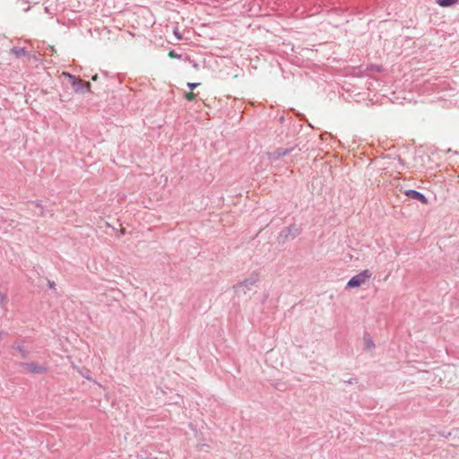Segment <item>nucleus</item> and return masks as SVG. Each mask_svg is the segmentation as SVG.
Returning a JSON list of instances; mask_svg holds the SVG:
<instances>
[{
	"label": "nucleus",
	"instance_id": "f3484780",
	"mask_svg": "<svg viewBox=\"0 0 459 459\" xmlns=\"http://www.w3.org/2000/svg\"><path fill=\"white\" fill-rule=\"evenodd\" d=\"M174 34H175V36H176L178 39H181V36H180V34H179V32H178V28L174 30Z\"/></svg>",
	"mask_w": 459,
	"mask_h": 459
},
{
	"label": "nucleus",
	"instance_id": "f257e3e1",
	"mask_svg": "<svg viewBox=\"0 0 459 459\" xmlns=\"http://www.w3.org/2000/svg\"><path fill=\"white\" fill-rule=\"evenodd\" d=\"M62 76L68 79L69 83L76 93H84L91 91V83L89 82H83L82 79L64 72Z\"/></svg>",
	"mask_w": 459,
	"mask_h": 459
},
{
	"label": "nucleus",
	"instance_id": "f03ea898",
	"mask_svg": "<svg viewBox=\"0 0 459 459\" xmlns=\"http://www.w3.org/2000/svg\"><path fill=\"white\" fill-rule=\"evenodd\" d=\"M259 281V274L253 273L249 277L246 278L242 281L235 284L233 289L237 294H246L247 290H250Z\"/></svg>",
	"mask_w": 459,
	"mask_h": 459
},
{
	"label": "nucleus",
	"instance_id": "ddd939ff",
	"mask_svg": "<svg viewBox=\"0 0 459 459\" xmlns=\"http://www.w3.org/2000/svg\"><path fill=\"white\" fill-rule=\"evenodd\" d=\"M290 152L289 149H278L276 151L277 157H282L287 155Z\"/></svg>",
	"mask_w": 459,
	"mask_h": 459
},
{
	"label": "nucleus",
	"instance_id": "7ed1b4c3",
	"mask_svg": "<svg viewBox=\"0 0 459 459\" xmlns=\"http://www.w3.org/2000/svg\"><path fill=\"white\" fill-rule=\"evenodd\" d=\"M372 277V273L366 269L360 272L359 273L351 277L347 282L346 288H357L363 284L366 281L369 280Z\"/></svg>",
	"mask_w": 459,
	"mask_h": 459
},
{
	"label": "nucleus",
	"instance_id": "aec40b11",
	"mask_svg": "<svg viewBox=\"0 0 459 459\" xmlns=\"http://www.w3.org/2000/svg\"><path fill=\"white\" fill-rule=\"evenodd\" d=\"M48 286H49L50 289H54L55 288V282L48 281Z\"/></svg>",
	"mask_w": 459,
	"mask_h": 459
},
{
	"label": "nucleus",
	"instance_id": "f8f14e48",
	"mask_svg": "<svg viewBox=\"0 0 459 459\" xmlns=\"http://www.w3.org/2000/svg\"><path fill=\"white\" fill-rule=\"evenodd\" d=\"M365 347L368 350H371V349H373L375 347V343H374V342L370 338L366 339L365 340Z\"/></svg>",
	"mask_w": 459,
	"mask_h": 459
},
{
	"label": "nucleus",
	"instance_id": "dca6fc26",
	"mask_svg": "<svg viewBox=\"0 0 459 459\" xmlns=\"http://www.w3.org/2000/svg\"><path fill=\"white\" fill-rule=\"evenodd\" d=\"M199 85V83H196V82H188L187 83V86L190 88V90H194L195 89L197 86Z\"/></svg>",
	"mask_w": 459,
	"mask_h": 459
},
{
	"label": "nucleus",
	"instance_id": "39448f33",
	"mask_svg": "<svg viewBox=\"0 0 459 459\" xmlns=\"http://www.w3.org/2000/svg\"><path fill=\"white\" fill-rule=\"evenodd\" d=\"M404 195L408 196L411 199L419 201L420 203L423 204H428L427 197L420 192L414 190V189H408L404 191Z\"/></svg>",
	"mask_w": 459,
	"mask_h": 459
},
{
	"label": "nucleus",
	"instance_id": "4468645a",
	"mask_svg": "<svg viewBox=\"0 0 459 459\" xmlns=\"http://www.w3.org/2000/svg\"><path fill=\"white\" fill-rule=\"evenodd\" d=\"M33 204H34L37 207H39V208H40V209H41V211H40V215H41V216H45V215H46V212L42 209L41 203H40L39 201H35V202H33Z\"/></svg>",
	"mask_w": 459,
	"mask_h": 459
},
{
	"label": "nucleus",
	"instance_id": "20e7f679",
	"mask_svg": "<svg viewBox=\"0 0 459 459\" xmlns=\"http://www.w3.org/2000/svg\"><path fill=\"white\" fill-rule=\"evenodd\" d=\"M300 234V230L296 227V225L292 224V225H290L289 227H286L284 228L279 234L278 236V240L279 242L282 241H286L288 240L289 238H295L296 237H298L299 235Z\"/></svg>",
	"mask_w": 459,
	"mask_h": 459
},
{
	"label": "nucleus",
	"instance_id": "2eb2a0df",
	"mask_svg": "<svg viewBox=\"0 0 459 459\" xmlns=\"http://www.w3.org/2000/svg\"><path fill=\"white\" fill-rule=\"evenodd\" d=\"M185 97L187 100H194L195 98V94L193 92H189V93H186Z\"/></svg>",
	"mask_w": 459,
	"mask_h": 459
},
{
	"label": "nucleus",
	"instance_id": "6e6552de",
	"mask_svg": "<svg viewBox=\"0 0 459 459\" xmlns=\"http://www.w3.org/2000/svg\"><path fill=\"white\" fill-rule=\"evenodd\" d=\"M11 53H13L16 57H22L28 55L24 48L18 47H13V48H11Z\"/></svg>",
	"mask_w": 459,
	"mask_h": 459
},
{
	"label": "nucleus",
	"instance_id": "1a4fd4ad",
	"mask_svg": "<svg viewBox=\"0 0 459 459\" xmlns=\"http://www.w3.org/2000/svg\"><path fill=\"white\" fill-rule=\"evenodd\" d=\"M458 2H459V0H437V3L441 7H448V6H451L453 4H457Z\"/></svg>",
	"mask_w": 459,
	"mask_h": 459
},
{
	"label": "nucleus",
	"instance_id": "9d476101",
	"mask_svg": "<svg viewBox=\"0 0 459 459\" xmlns=\"http://www.w3.org/2000/svg\"><path fill=\"white\" fill-rule=\"evenodd\" d=\"M8 298L5 293L0 291V307L6 310V305H7Z\"/></svg>",
	"mask_w": 459,
	"mask_h": 459
},
{
	"label": "nucleus",
	"instance_id": "0eeeda50",
	"mask_svg": "<svg viewBox=\"0 0 459 459\" xmlns=\"http://www.w3.org/2000/svg\"><path fill=\"white\" fill-rule=\"evenodd\" d=\"M13 349L19 351L22 359H27L29 356V351L25 349L22 341H15L12 346Z\"/></svg>",
	"mask_w": 459,
	"mask_h": 459
},
{
	"label": "nucleus",
	"instance_id": "a211bd4d",
	"mask_svg": "<svg viewBox=\"0 0 459 459\" xmlns=\"http://www.w3.org/2000/svg\"><path fill=\"white\" fill-rule=\"evenodd\" d=\"M346 383L349 384V385H351V384L357 383V379L356 378H351L348 381H346Z\"/></svg>",
	"mask_w": 459,
	"mask_h": 459
},
{
	"label": "nucleus",
	"instance_id": "9b49d317",
	"mask_svg": "<svg viewBox=\"0 0 459 459\" xmlns=\"http://www.w3.org/2000/svg\"><path fill=\"white\" fill-rule=\"evenodd\" d=\"M74 368H75L80 375H82L83 377H85L88 380H91V377L90 376V371L88 369L82 370L80 369L78 367L74 366Z\"/></svg>",
	"mask_w": 459,
	"mask_h": 459
},
{
	"label": "nucleus",
	"instance_id": "423d86ee",
	"mask_svg": "<svg viewBox=\"0 0 459 459\" xmlns=\"http://www.w3.org/2000/svg\"><path fill=\"white\" fill-rule=\"evenodd\" d=\"M21 366L33 374H42L47 371V368L35 362L22 363Z\"/></svg>",
	"mask_w": 459,
	"mask_h": 459
},
{
	"label": "nucleus",
	"instance_id": "412c9836",
	"mask_svg": "<svg viewBox=\"0 0 459 459\" xmlns=\"http://www.w3.org/2000/svg\"><path fill=\"white\" fill-rule=\"evenodd\" d=\"M91 79H92L93 81H96V80L98 79V75H97V74H95L94 76H92V77H91Z\"/></svg>",
	"mask_w": 459,
	"mask_h": 459
},
{
	"label": "nucleus",
	"instance_id": "6ab92c4d",
	"mask_svg": "<svg viewBox=\"0 0 459 459\" xmlns=\"http://www.w3.org/2000/svg\"><path fill=\"white\" fill-rule=\"evenodd\" d=\"M169 56H172V57H178V56L173 50H171L169 52Z\"/></svg>",
	"mask_w": 459,
	"mask_h": 459
}]
</instances>
